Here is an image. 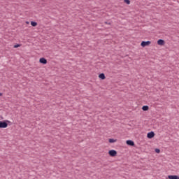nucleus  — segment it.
I'll return each mask as SVG.
<instances>
[{"label": "nucleus", "instance_id": "nucleus-11", "mask_svg": "<svg viewBox=\"0 0 179 179\" xmlns=\"http://www.w3.org/2000/svg\"><path fill=\"white\" fill-rule=\"evenodd\" d=\"M143 111H148L149 110V106H143L142 107Z\"/></svg>", "mask_w": 179, "mask_h": 179}, {"label": "nucleus", "instance_id": "nucleus-15", "mask_svg": "<svg viewBox=\"0 0 179 179\" xmlns=\"http://www.w3.org/2000/svg\"><path fill=\"white\" fill-rule=\"evenodd\" d=\"M155 153H160V149L156 148V149L155 150Z\"/></svg>", "mask_w": 179, "mask_h": 179}, {"label": "nucleus", "instance_id": "nucleus-14", "mask_svg": "<svg viewBox=\"0 0 179 179\" xmlns=\"http://www.w3.org/2000/svg\"><path fill=\"white\" fill-rule=\"evenodd\" d=\"M20 45H20V44H19V43H17V44H15V45H14V48H19V47H20Z\"/></svg>", "mask_w": 179, "mask_h": 179}, {"label": "nucleus", "instance_id": "nucleus-5", "mask_svg": "<svg viewBox=\"0 0 179 179\" xmlns=\"http://www.w3.org/2000/svg\"><path fill=\"white\" fill-rule=\"evenodd\" d=\"M126 143L128 145V146H135V142H134L132 140L126 141Z\"/></svg>", "mask_w": 179, "mask_h": 179}, {"label": "nucleus", "instance_id": "nucleus-3", "mask_svg": "<svg viewBox=\"0 0 179 179\" xmlns=\"http://www.w3.org/2000/svg\"><path fill=\"white\" fill-rule=\"evenodd\" d=\"M108 155L110 157H115L117 156V151L115 150H110L108 151Z\"/></svg>", "mask_w": 179, "mask_h": 179}, {"label": "nucleus", "instance_id": "nucleus-4", "mask_svg": "<svg viewBox=\"0 0 179 179\" xmlns=\"http://www.w3.org/2000/svg\"><path fill=\"white\" fill-rule=\"evenodd\" d=\"M147 138L148 139H152V138H155V132L154 131H150L147 134Z\"/></svg>", "mask_w": 179, "mask_h": 179}, {"label": "nucleus", "instance_id": "nucleus-18", "mask_svg": "<svg viewBox=\"0 0 179 179\" xmlns=\"http://www.w3.org/2000/svg\"><path fill=\"white\" fill-rule=\"evenodd\" d=\"M27 24H29V22H27Z\"/></svg>", "mask_w": 179, "mask_h": 179}, {"label": "nucleus", "instance_id": "nucleus-12", "mask_svg": "<svg viewBox=\"0 0 179 179\" xmlns=\"http://www.w3.org/2000/svg\"><path fill=\"white\" fill-rule=\"evenodd\" d=\"M31 25L32 26V27H36L37 26V22L36 21H31Z\"/></svg>", "mask_w": 179, "mask_h": 179}, {"label": "nucleus", "instance_id": "nucleus-10", "mask_svg": "<svg viewBox=\"0 0 179 179\" xmlns=\"http://www.w3.org/2000/svg\"><path fill=\"white\" fill-rule=\"evenodd\" d=\"M108 142H109V143H114L117 142V139L109 138Z\"/></svg>", "mask_w": 179, "mask_h": 179}, {"label": "nucleus", "instance_id": "nucleus-8", "mask_svg": "<svg viewBox=\"0 0 179 179\" xmlns=\"http://www.w3.org/2000/svg\"><path fill=\"white\" fill-rule=\"evenodd\" d=\"M157 44L158 45H164V44H166V42L163 39H159L157 41Z\"/></svg>", "mask_w": 179, "mask_h": 179}, {"label": "nucleus", "instance_id": "nucleus-9", "mask_svg": "<svg viewBox=\"0 0 179 179\" xmlns=\"http://www.w3.org/2000/svg\"><path fill=\"white\" fill-rule=\"evenodd\" d=\"M99 79H101V80H104L106 79V74L104 73H101L99 75Z\"/></svg>", "mask_w": 179, "mask_h": 179}, {"label": "nucleus", "instance_id": "nucleus-16", "mask_svg": "<svg viewBox=\"0 0 179 179\" xmlns=\"http://www.w3.org/2000/svg\"><path fill=\"white\" fill-rule=\"evenodd\" d=\"M106 24H111V23L106 22Z\"/></svg>", "mask_w": 179, "mask_h": 179}, {"label": "nucleus", "instance_id": "nucleus-7", "mask_svg": "<svg viewBox=\"0 0 179 179\" xmlns=\"http://www.w3.org/2000/svg\"><path fill=\"white\" fill-rule=\"evenodd\" d=\"M169 179H179V176L177 175H169L168 176Z\"/></svg>", "mask_w": 179, "mask_h": 179}, {"label": "nucleus", "instance_id": "nucleus-1", "mask_svg": "<svg viewBox=\"0 0 179 179\" xmlns=\"http://www.w3.org/2000/svg\"><path fill=\"white\" fill-rule=\"evenodd\" d=\"M11 124L12 122L7 120L0 121V129L8 128V126L10 125Z\"/></svg>", "mask_w": 179, "mask_h": 179}, {"label": "nucleus", "instance_id": "nucleus-13", "mask_svg": "<svg viewBox=\"0 0 179 179\" xmlns=\"http://www.w3.org/2000/svg\"><path fill=\"white\" fill-rule=\"evenodd\" d=\"M124 3H127V5H129V3H131V1L130 0H124Z\"/></svg>", "mask_w": 179, "mask_h": 179}, {"label": "nucleus", "instance_id": "nucleus-2", "mask_svg": "<svg viewBox=\"0 0 179 179\" xmlns=\"http://www.w3.org/2000/svg\"><path fill=\"white\" fill-rule=\"evenodd\" d=\"M150 44H152V42L150 41H143L141 43V47L145 48V47H148V45H150Z\"/></svg>", "mask_w": 179, "mask_h": 179}, {"label": "nucleus", "instance_id": "nucleus-17", "mask_svg": "<svg viewBox=\"0 0 179 179\" xmlns=\"http://www.w3.org/2000/svg\"><path fill=\"white\" fill-rule=\"evenodd\" d=\"M2 96V93L0 92V97Z\"/></svg>", "mask_w": 179, "mask_h": 179}, {"label": "nucleus", "instance_id": "nucleus-6", "mask_svg": "<svg viewBox=\"0 0 179 179\" xmlns=\"http://www.w3.org/2000/svg\"><path fill=\"white\" fill-rule=\"evenodd\" d=\"M39 62H40V64H43V65H45L47 64V59H45L44 57H41L39 59Z\"/></svg>", "mask_w": 179, "mask_h": 179}]
</instances>
